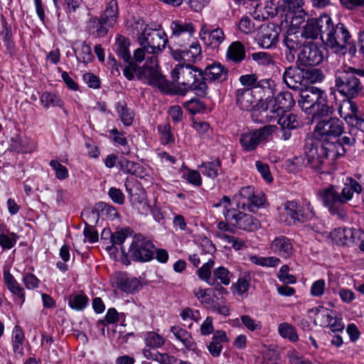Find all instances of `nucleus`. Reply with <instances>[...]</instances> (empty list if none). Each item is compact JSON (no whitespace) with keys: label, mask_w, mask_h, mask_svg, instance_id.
<instances>
[{"label":"nucleus","mask_w":364,"mask_h":364,"mask_svg":"<svg viewBox=\"0 0 364 364\" xmlns=\"http://www.w3.org/2000/svg\"><path fill=\"white\" fill-rule=\"evenodd\" d=\"M174 94L184 95L188 90L205 97V75L202 69L194 65L178 64L171 72Z\"/></svg>","instance_id":"nucleus-1"},{"label":"nucleus","mask_w":364,"mask_h":364,"mask_svg":"<svg viewBox=\"0 0 364 364\" xmlns=\"http://www.w3.org/2000/svg\"><path fill=\"white\" fill-rule=\"evenodd\" d=\"M361 191L360 184L355 179L348 177L341 193L331 186L320 191L319 196L331 214L342 218L346 216L343 205L353 198L354 193L359 194Z\"/></svg>","instance_id":"nucleus-2"},{"label":"nucleus","mask_w":364,"mask_h":364,"mask_svg":"<svg viewBox=\"0 0 364 364\" xmlns=\"http://www.w3.org/2000/svg\"><path fill=\"white\" fill-rule=\"evenodd\" d=\"M360 78H364V68L343 65L335 73V89L346 99H354L363 90Z\"/></svg>","instance_id":"nucleus-3"},{"label":"nucleus","mask_w":364,"mask_h":364,"mask_svg":"<svg viewBox=\"0 0 364 364\" xmlns=\"http://www.w3.org/2000/svg\"><path fill=\"white\" fill-rule=\"evenodd\" d=\"M298 105L301 110L314 119H319L332 114L333 108L328 105L325 91L316 87H309L301 90Z\"/></svg>","instance_id":"nucleus-4"},{"label":"nucleus","mask_w":364,"mask_h":364,"mask_svg":"<svg viewBox=\"0 0 364 364\" xmlns=\"http://www.w3.org/2000/svg\"><path fill=\"white\" fill-rule=\"evenodd\" d=\"M333 143L319 141L306 143L304 146L305 159L310 167L318 172H328V167L340 154Z\"/></svg>","instance_id":"nucleus-5"},{"label":"nucleus","mask_w":364,"mask_h":364,"mask_svg":"<svg viewBox=\"0 0 364 364\" xmlns=\"http://www.w3.org/2000/svg\"><path fill=\"white\" fill-rule=\"evenodd\" d=\"M351 35L348 28L341 23L333 24L331 17L326 22L322 41L335 53L344 54L350 44Z\"/></svg>","instance_id":"nucleus-6"},{"label":"nucleus","mask_w":364,"mask_h":364,"mask_svg":"<svg viewBox=\"0 0 364 364\" xmlns=\"http://www.w3.org/2000/svg\"><path fill=\"white\" fill-rule=\"evenodd\" d=\"M230 200L228 196H224L218 203L213 204V207L218 208L224 204L223 208L226 211H223L225 220L232 225L240 230L247 232H254L257 230L260 226V222L254 216L245 213L238 210L232 208L228 210V205H230Z\"/></svg>","instance_id":"nucleus-7"},{"label":"nucleus","mask_w":364,"mask_h":364,"mask_svg":"<svg viewBox=\"0 0 364 364\" xmlns=\"http://www.w3.org/2000/svg\"><path fill=\"white\" fill-rule=\"evenodd\" d=\"M295 105L293 95L288 91L279 92L274 98V105L270 109L261 111L254 110L252 117H257L255 121L264 123L272 122L283 112H287Z\"/></svg>","instance_id":"nucleus-8"},{"label":"nucleus","mask_w":364,"mask_h":364,"mask_svg":"<svg viewBox=\"0 0 364 364\" xmlns=\"http://www.w3.org/2000/svg\"><path fill=\"white\" fill-rule=\"evenodd\" d=\"M305 205L304 207L295 200L285 202L279 213L280 220L287 225L311 220L315 216V211L310 202H307Z\"/></svg>","instance_id":"nucleus-9"},{"label":"nucleus","mask_w":364,"mask_h":364,"mask_svg":"<svg viewBox=\"0 0 364 364\" xmlns=\"http://www.w3.org/2000/svg\"><path fill=\"white\" fill-rule=\"evenodd\" d=\"M344 132V124L336 117L320 120L315 126L314 136L322 143H333L331 141L342 135Z\"/></svg>","instance_id":"nucleus-10"},{"label":"nucleus","mask_w":364,"mask_h":364,"mask_svg":"<svg viewBox=\"0 0 364 364\" xmlns=\"http://www.w3.org/2000/svg\"><path fill=\"white\" fill-rule=\"evenodd\" d=\"M158 63L156 57L148 58L145 65L140 68L139 73H136L137 77L139 79L144 77L147 80L149 85L157 87L163 92H168L171 90V85L161 73Z\"/></svg>","instance_id":"nucleus-11"},{"label":"nucleus","mask_w":364,"mask_h":364,"mask_svg":"<svg viewBox=\"0 0 364 364\" xmlns=\"http://www.w3.org/2000/svg\"><path fill=\"white\" fill-rule=\"evenodd\" d=\"M276 125H265L259 129L242 133L240 135L239 141L245 151H252L257 146L267 143L274 132L277 130Z\"/></svg>","instance_id":"nucleus-12"},{"label":"nucleus","mask_w":364,"mask_h":364,"mask_svg":"<svg viewBox=\"0 0 364 364\" xmlns=\"http://www.w3.org/2000/svg\"><path fill=\"white\" fill-rule=\"evenodd\" d=\"M138 41L141 46L146 50L147 54H151V57H158V55L165 49L168 42L166 35L164 31L150 28L145 30L138 37Z\"/></svg>","instance_id":"nucleus-13"},{"label":"nucleus","mask_w":364,"mask_h":364,"mask_svg":"<svg viewBox=\"0 0 364 364\" xmlns=\"http://www.w3.org/2000/svg\"><path fill=\"white\" fill-rule=\"evenodd\" d=\"M154 245L151 241L141 234L132 238L128 250V256L136 262H149L153 259Z\"/></svg>","instance_id":"nucleus-14"},{"label":"nucleus","mask_w":364,"mask_h":364,"mask_svg":"<svg viewBox=\"0 0 364 364\" xmlns=\"http://www.w3.org/2000/svg\"><path fill=\"white\" fill-rule=\"evenodd\" d=\"M233 200L237 208L247 209L251 212L262 207L264 202V194L255 192L254 187L250 186L242 188L239 193L234 196Z\"/></svg>","instance_id":"nucleus-15"},{"label":"nucleus","mask_w":364,"mask_h":364,"mask_svg":"<svg viewBox=\"0 0 364 364\" xmlns=\"http://www.w3.org/2000/svg\"><path fill=\"white\" fill-rule=\"evenodd\" d=\"M323 51L314 43L303 45L301 51L297 54L296 63L302 66H316L323 60Z\"/></svg>","instance_id":"nucleus-16"},{"label":"nucleus","mask_w":364,"mask_h":364,"mask_svg":"<svg viewBox=\"0 0 364 364\" xmlns=\"http://www.w3.org/2000/svg\"><path fill=\"white\" fill-rule=\"evenodd\" d=\"M302 36L293 30L286 32L283 38L284 50V59L288 63H292L295 60L296 53L302 47Z\"/></svg>","instance_id":"nucleus-17"},{"label":"nucleus","mask_w":364,"mask_h":364,"mask_svg":"<svg viewBox=\"0 0 364 364\" xmlns=\"http://www.w3.org/2000/svg\"><path fill=\"white\" fill-rule=\"evenodd\" d=\"M277 118V123L281 129L282 138L285 141L291 137L293 130L301 126L300 118L293 113L283 112Z\"/></svg>","instance_id":"nucleus-18"},{"label":"nucleus","mask_w":364,"mask_h":364,"mask_svg":"<svg viewBox=\"0 0 364 364\" xmlns=\"http://www.w3.org/2000/svg\"><path fill=\"white\" fill-rule=\"evenodd\" d=\"M329 21V16L323 15L318 18L309 19L304 26L301 36L306 38L315 39L318 36L322 39L324 34L326 22Z\"/></svg>","instance_id":"nucleus-19"},{"label":"nucleus","mask_w":364,"mask_h":364,"mask_svg":"<svg viewBox=\"0 0 364 364\" xmlns=\"http://www.w3.org/2000/svg\"><path fill=\"white\" fill-rule=\"evenodd\" d=\"M281 28L274 23H268L261 28L259 36V45L264 48H270L275 46L279 40Z\"/></svg>","instance_id":"nucleus-20"},{"label":"nucleus","mask_w":364,"mask_h":364,"mask_svg":"<svg viewBox=\"0 0 364 364\" xmlns=\"http://www.w3.org/2000/svg\"><path fill=\"white\" fill-rule=\"evenodd\" d=\"M112 284L121 291L133 294L141 287L139 280L135 277H129L126 273L118 272L112 278Z\"/></svg>","instance_id":"nucleus-21"},{"label":"nucleus","mask_w":364,"mask_h":364,"mask_svg":"<svg viewBox=\"0 0 364 364\" xmlns=\"http://www.w3.org/2000/svg\"><path fill=\"white\" fill-rule=\"evenodd\" d=\"M305 70L298 66H289L283 73V82L286 85L292 89L297 90L303 85L304 80Z\"/></svg>","instance_id":"nucleus-22"},{"label":"nucleus","mask_w":364,"mask_h":364,"mask_svg":"<svg viewBox=\"0 0 364 364\" xmlns=\"http://www.w3.org/2000/svg\"><path fill=\"white\" fill-rule=\"evenodd\" d=\"M171 39L179 44L180 47H183V42L180 40V37L189 38L194 33V26L191 23H187L182 21H174L171 24Z\"/></svg>","instance_id":"nucleus-23"},{"label":"nucleus","mask_w":364,"mask_h":364,"mask_svg":"<svg viewBox=\"0 0 364 364\" xmlns=\"http://www.w3.org/2000/svg\"><path fill=\"white\" fill-rule=\"evenodd\" d=\"M211 287L206 288V307L213 309L219 304H224V294L227 291L218 282H210Z\"/></svg>","instance_id":"nucleus-24"},{"label":"nucleus","mask_w":364,"mask_h":364,"mask_svg":"<svg viewBox=\"0 0 364 364\" xmlns=\"http://www.w3.org/2000/svg\"><path fill=\"white\" fill-rule=\"evenodd\" d=\"M270 249L274 253L284 259L289 258L293 254L291 240L283 235L277 237L272 242Z\"/></svg>","instance_id":"nucleus-25"},{"label":"nucleus","mask_w":364,"mask_h":364,"mask_svg":"<svg viewBox=\"0 0 364 364\" xmlns=\"http://www.w3.org/2000/svg\"><path fill=\"white\" fill-rule=\"evenodd\" d=\"M236 103L244 110H252L257 105L258 100L254 96L250 88H240L236 91Z\"/></svg>","instance_id":"nucleus-26"},{"label":"nucleus","mask_w":364,"mask_h":364,"mask_svg":"<svg viewBox=\"0 0 364 364\" xmlns=\"http://www.w3.org/2000/svg\"><path fill=\"white\" fill-rule=\"evenodd\" d=\"M239 81L244 88H260L263 91L271 90V80L269 79L258 80L255 73L242 75L240 77Z\"/></svg>","instance_id":"nucleus-27"},{"label":"nucleus","mask_w":364,"mask_h":364,"mask_svg":"<svg viewBox=\"0 0 364 364\" xmlns=\"http://www.w3.org/2000/svg\"><path fill=\"white\" fill-rule=\"evenodd\" d=\"M87 221L85 222V228L83 231L85 237L87 238L90 242H95L98 240V233L95 229L93 223H96L99 218V214L95 210H87L82 213Z\"/></svg>","instance_id":"nucleus-28"},{"label":"nucleus","mask_w":364,"mask_h":364,"mask_svg":"<svg viewBox=\"0 0 364 364\" xmlns=\"http://www.w3.org/2000/svg\"><path fill=\"white\" fill-rule=\"evenodd\" d=\"M228 342L229 338L226 333L224 331H216L207 348L212 356L218 357L223 349V344Z\"/></svg>","instance_id":"nucleus-29"},{"label":"nucleus","mask_w":364,"mask_h":364,"mask_svg":"<svg viewBox=\"0 0 364 364\" xmlns=\"http://www.w3.org/2000/svg\"><path fill=\"white\" fill-rule=\"evenodd\" d=\"M4 280L8 289L16 296L20 306L25 301L24 289L9 272H4Z\"/></svg>","instance_id":"nucleus-30"},{"label":"nucleus","mask_w":364,"mask_h":364,"mask_svg":"<svg viewBox=\"0 0 364 364\" xmlns=\"http://www.w3.org/2000/svg\"><path fill=\"white\" fill-rule=\"evenodd\" d=\"M110 28H112V26L104 21L101 16L100 18H92L88 23L90 33L96 37H103L106 36Z\"/></svg>","instance_id":"nucleus-31"},{"label":"nucleus","mask_w":364,"mask_h":364,"mask_svg":"<svg viewBox=\"0 0 364 364\" xmlns=\"http://www.w3.org/2000/svg\"><path fill=\"white\" fill-rule=\"evenodd\" d=\"M225 40V35L221 28H217L208 33V43H206V50H211L210 55L218 53L220 45Z\"/></svg>","instance_id":"nucleus-32"},{"label":"nucleus","mask_w":364,"mask_h":364,"mask_svg":"<svg viewBox=\"0 0 364 364\" xmlns=\"http://www.w3.org/2000/svg\"><path fill=\"white\" fill-rule=\"evenodd\" d=\"M357 134L358 130L351 127L348 135L343 136L337 139L336 141H333V144L336 145V150L340 153L338 156H341L346 152L344 146H353L355 144Z\"/></svg>","instance_id":"nucleus-33"},{"label":"nucleus","mask_w":364,"mask_h":364,"mask_svg":"<svg viewBox=\"0 0 364 364\" xmlns=\"http://www.w3.org/2000/svg\"><path fill=\"white\" fill-rule=\"evenodd\" d=\"M246 56L245 48L240 41L232 42L227 50V57L235 63H241Z\"/></svg>","instance_id":"nucleus-34"},{"label":"nucleus","mask_w":364,"mask_h":364,"mask_svg":"<svg viewBox=\"0 0 364 364\" xmlns=\"http://www.w3.org/2000/svg\"><path fill=\"white\" fill-rule=\"evenodd\" d=\"M115 49L117 55L121 58L124 62H129L132 60V56L129 51L130 42L129 38L119 36L116 38Z\"/></svg>","instance_id":"nucleus-35"},{"label":"nucleus","mask_w":364,"mask_h":364,"mask_svg":"<svg viewBox=\"0 0 364 364\" xmlns=\"http://www.w3.org/2000/svg\"><path fill=\"white\" fill-rule=\"evenodd\" d=\"M315 311L314 321L316 324L321 326H326V324H329V321H331L333 314H336L333 310L325 308L322 306H319L311 310Z\"/></svg>","instance_id":"nucleus-36"},{"label":"nucleus","mask_w":364,"mask_h":364,"mask_svg":"<svg viewBox=\"0 0 364 364\" xmlns=\"http://www.w3.org/2000/svg\"><path fill=\"white\" fill-rule=\"evenodd\" d=\"M117 165L119 166V169L124 173L141 176L140 171L143 168L138 163L131 161L127 158L121 156L117 161Z\"/></svg>","instance_id":"nucleus-37"},{"label":"nucleus","mask_w":364,"mask_h":364,"mask_svg":"<svg viewBox=\"0 0 364 364\" xmlns=\"http://www.w3.org/2000/svg\"><path fill=\"white\" fill-rule=\"evenodd\" d=\"M119 15L118 4L116 0H111L105 10L104 11L101 18L109 23L112 27L117 22Z\"/></svg>","instance_id":"nucleus-38"},{"label":"nucleus","mask_w":364,"mask_h":364,"mask_svg":"<svg viewBox=\"0 0 364 364\" xmlns=\"http://www.w3.org/2000/svg\"><path fill=\"white\" fill-rule=\"evenodd\" d=\"M171 331L185 348L194 350L191 336L186 330L179 326H174L171 327Z\"/></svg>","instance_id":"nucleus-39"},{"label":"nucleus","mask_w":364,"mask_h":364,"mask_svg":"<svg viewBox=\"0 0 364 364\" xmlns=\"http://www.w3.org/2000/svg\"><path fill=\"white\" fill-rule=\"evenodd\" d=\"M225 74L226 70L221 64L217 63H206V80H219Z\"/></svg>","instance_id":"nucleus-40"},{"label":"nucleus","mask_w":364,"mask_h":364,"mask_svg":"<svg viewBox=\"0 0 364 364\" xmlns=\"http://www.w3.org/2000/svg\"><path fill=\"white\" fill-rule=\"evenodd\" d=\"M25 340L24 333L21 328L18 326H16L13 331L12 336V346L13 350L15 354L23 355V341Z\"/></svg>","instance_id":"nucleus-41"},{"label":"nucleus","mask_w":364,"mask_h":364,"mask_svg":"<svg viewBox=\"0 0 364 364\" xmlns=\"http://www.w3.org/2000/svg\"><path fill=\"white\" fill-rule=\"evenodd\" d=\"M33 142L26 137H16L12 139L11 149L16 152L27 153L33 149Z\"/></svg>","instance_id":"nucleus-42"},{"label":"nucleus","mask_w":364,"mask_h":364,"mask_svg":"<svg viewBox=\"0 0 364 364\" xmlns=\"http://www.w3.org/2000/svg\"><path fill=\"white\" fill-rule=\"evenodd\" d=\"M117 112L121 121L125 126H129L132 124L134 119V112L127 107L125 102H118L117 104Z\"/></svg>","instance_id":"nucleus-43"},{"label":"nucleus","mask_w":364,"mask_h":364,"mask_svg":"<svg viewBox=\"0 0 364 364\" xmlns=\"http://www.w3.org/2000/svg\"><path fill=\"white\" fill-rule=\"evenodd\" d=\"M75 56L79 61L87 63L92 61V55L90 46L86 42H83L80 47L74 50Z\"/></svg>","instance_id":"nucleus-44"},{"label":"nucleus","mask_w":364,"mask_h":364,"mask_svg":"<svg viewBox=\"0 0 364 364\" xmlns=\"http://www.w3.org/2000/svg\"><path fill=\"white\" fill-rule=\"evenodd\" d=\"M221 171V163L218 158L213 159L212 161L206 163V176L211 178L213 182L210 188L215 186L214 179L218 176L219 171Z\"/></svg>","instance_id":"nucleus-45"},{"label":"nucleus","mask_w":364,"mask_h":364,"mask_svg":"<svg viewBox=\"0 0 364 364\" xmlns=\"http://www.w3.org/2000/svg\"><path fill=\"white\" fill-rule=\"evenodd\" d=\"M41 104L48 108L50 106L63 107V102L60 97L50 92H43L41 97Z\"/></svg>","instance_id":"nucleus-46"},{"label":"nucleus","mask_w":364,"mask_h":364,"mask_svg":"<svg viewBox=\"0 0 364 364\" xmlns=\"http://www.w3.org/2000/svg\"><path fill=\"white\" fill-rule=\"evenodd\" d=\"M279 335L284 338H288L292 342H296L299 340V336L296 332L294 326L288 323H282L278 327Z\"/></svg>","instance_id":"nucleus-47"},{"label":"nucleus","mask_w":364,"mask_h":364,"mask_svg":"<svg viewBox=\"0 0 364 364\" xmlns=\"http://www.w3.org/2000/svg\"><path fill=\"white\" fill-rule=\"evenodd\" d=\"M184 61L194 63L201 59V47L198 43H193L188 50H183Z\"/></svg>","instance_id":"nucleus-48"},{"label":"nucleus","mask_w":364,"mask_h":364,"mask_svg":"<svg viewBox=\"0 0 364 364\" xmlns=\"http://www.w3.org/2000/svg\"><path fill=\"white\" fill-rule=\"evenodd\" d=\"M88 302V297L84 294H73L68 298L69 306L75 310L84 309Z\"/></svg>","instance_id":"nucleus-49"},{"label":"nucleus","mask_w":364,"mask_h":364,"mask_svg":"<svg viewBox=\"0 0 364 364\" xmlns=\"http://www.w3.org/2000/svg\"><path fill=\"white\" fill-rule=\"evenodd\" d=\"M184 107L191 113L193 117L199 113H203L205 111V105L199 99L193 97L183 105Z\"/></svg>","instance_id":"nucleus-50"},{"label":"nucleus","mask_w":364,"mask_h":364,"mask_svg":"<svg viewBox=\"0 0 364 364\" xmlns=\"http://www.w3.org/2000/svg\"><path fill=\"white\" fill-rule=\"evenodd\" d=\"M230 274L224 267H219L213 271V278L211 282L215 284L214 279L220 280V284L228 285L230 283Z\"/></svg>","instance_id":"nucleus-51"},{"label":"nucleus","mask_w":364,"mask_h":364,"mask_svg":"<svg viewBox=\"0 0 364 364\" xmlns=\"http://www.w3.org/2000/svg\"><path fill=\"white\" fill-rule=\"evenodd\" d=\"M145 343L147 346L153 348H157L162 346L164 343V339L158 333L151 331L145 336Z\"/></svg>","instance_id":"nucleus-52"},{"label":"nucleus","mask_w":364,"mask_h":364,"mask_svg":"<svg viewBox=\"0 0 364 364\" xmlns=\"http://www.w3.org/2000/svg\"><path fill=\"white\" fill-rule=\"evenodd\" d=\"M304 0H282V6L284 11L287 10L292 12H301L304 11L303 6Z\"/></svg>","instance_id":"nucleus-53"},{"label":"nucleus","mask_w":364,"mask_h":364,"mask_svg":"<svg viewBox=\"0 0 364 364\" xmlns=\"http://www.w3.org/2000/svg\"><path fill=\"white\" fill-rule=\"evenodd\" d=\"M252 58L254 61H255L258 65L263 66H268L269 65L274 64V60L272 56L267 52H257L253 53L252 55Z\"/></svg>","instance_id":"nucleus-54"},{"label":"nucleus","mask_w":364,"mask_h":364,"mask_svg":"<svg viewBox=\"0 0 364 364\" xmlns=\"http://www.w3.org/2000/svg\"><path fill=\"white\" fill-rule=\"evenodd\" d=\"M347 124L358 130L364 132V112L360 113L359 115H353L348 117Z\"/></svg>","instance_id":"nucleus-55"},{"label":"nucleus","mask_w":364,"mask_h":364,"mask_svg":"<svg viewBox=\"0 0 364 364\" xmlns=\"http://www.w3.org/2000/svg\"><path fill=\"white\" fill-rule=\"evenodd\" d=\"M242 324L251 331L256 330H260L262 328V324L259 321L251 318L249 315H242L240 317Z\"/></svg>","instance_id":"nucleus-56"},{"label":"nucleus","mask_w":364,"mask_h":364,"mask_svg":"<svg viewBox=\"0 0 364 364\" xmlns=\"http://www.w3.org/2000/svg\"><path fill=\"white\" fill-rule=\"evenodd\" d=\"M50 166L55 171L56 177L60 179H65L68 177V168L62 165L59 161L56 160H51L50 162Z\"/></svg>","instance_id":"nucleus-57"},{"label":"nucleus","mask_w":364,"mask_h":364,"mask_svg":"<svg viewBox=\"0 0 364 364\" xmlns=\"http://www.w3.org/2000/svg\"><path fill=\"white\" fill-rule=\"evenodd\" d=\"M158 130L161 134V139L163 144H167L173 141V136L171 132L169 124H160L158 126Z\"/></svg>","instance_id":"nucleus-58"},{"label":"nucleus","mask_w":364,"mask_h":364,"mask_svg":"<svg viewBox=\"0 0 364 364\" xmlns=\"http://www.w3.org/2000/svg\"><path fill=\"white\" fill-rule=\"evenodd\" d=\"M350 228H343L335 230L334 235L338 242L343 245H348V240L350 239Z\"/></svg>","instance_id":"nucleus-59"},{"label":"nucleus","mask_w":364,"mask_h":364,"mask_svg":"<svg viewBox=\"0 0 364 364\" xmlns=\"http://www.w3.org/2000/svg\"><path fill=\"white\" fill-rule=\"evenodd\" d=\"M255 166L258 172L266 181L269 183L272 181L273 178L270 173L269 167L267 164L261 161H257Z\"/></svg>","instance_id":"nucleus-60"},{"label":"nucleus","mask_w":364,"mask_h":364,"mask_svg":"<svg viewBox=\"0 0 364 364\" xmlns=\"http://www.w3.org/2000/svg\"><path fill=\"white\" fill-rule=\"evenodd\" d=\"M324 78L323 73L318 69L305 70L304 80L307 79L311 82H319Z\"/></svg>","instance_id":"nucleus-61"},{"label":"nucleus","mask_w":364,"mask_h":364,"mask_svg":"<svg viewBox=\"0 0 364 364\" xmlns=\"http://www.w3.org/2000/svg\"><path fill=\"white\" fill-rule=\"evenodd\" d=\"M289 267L288 265H282L278 274V278L280 281L286 284H294L296 278L291 274H289Z\"/></svg>","instance_id":"nucleus-62"},{"label":"nucleus","mask_w":364,"mask_h":364,"mask_svg":"<svg viewBox=\"0 0 364 364\" xmlns=\"http://www.w3.org/2000/svg\"><path fill=\"white\" fill-rule=\"evenodd\" d=\"M326 289V282L324 279H318L313 282L311 287V294L313 296L320 297L323 295Z\"/></svg>","instance_id":"nucleus-63"},{"label":"nucleus","mask_w":364,"mask_h":364,"mask_svg":"<svg viewBox=\"0 0 364 364\" xmlns=\"http://www.w3.org/2000/svg\"><path fill=\"white\" fill-rule=\"evenodd\" d=\"M16 242V235L14 233L9 235L1 234L0 235V245L4 249L12 248Z\"/></svg>","instance_id":"nucleus-64"}]
</instances>
